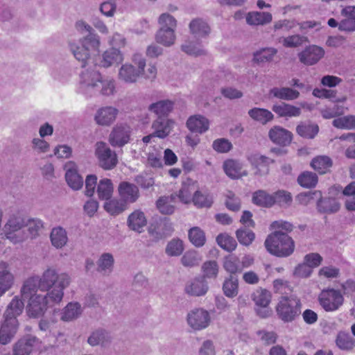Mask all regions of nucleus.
<instances>
[{
  "label": "nucleus",
  "instance_id": "4468645a",
  "mask_svg": "<svg viewBox=\"0 0 355 355\" xmlns=\"http://www.w3.org/2000/svg\"><path fill=\"white\" fill-rule=\"evenodd\" d=\"M248 160L255 170L254 173L258 175L268 174L270 165L274 162L272 159L258 153L248 155Z\"/></svg>",
  "mask_w": 355,
  "mask_h": 355
},
{
  "label": "nucleus",
  "instance_id": "338daca9",
  "mask_svg": "<svg viewBox=\"0 0 355 355\" xmlns=\"http://www.w3.org/2000/svg\"><path fill=\"white\" fill-rule=\"evenodd\" d=\"M334 127L346 129L355 128V116H345L334 119Z\"/></svg>",
  "mask_w": 355,
  "mask_h": 355
},
{
  "label": "nucleus",
  "instance_id": "39448f33",
  "mask_svg": "<svg viewBox=\"0 0 355 355\" xmlns=\"http://www.w3.org/2000/svg\"><path fill=\"white\" fill-rule=\"evenodd\" d=\"M85 67L86 66L83 67L84 69L80 73L78 92L86 97H92L96 94L97 87L102 75L91 67Z\"/></svg>",
  "mask_w": 355,
  "mask_h": 355
},
{
  "label": "nucleus",
  "instance_id": "a18cd8bd",
  "mask_svg": "<svg viewBox=\"0 0 355 355\" xmlns=\"http://www.w3.org/2000/svg\"><path fill=\"white\" fill-rule=\"evenodd\" d=\"M175 40V31L160 28L156 34V41L164 46H169Z\"/></svg>",
  "mask_w": 355,
  "mask_h": 355
},
{
  "label": "nucleus",
  "instance_id": "e2e57ef3",
  "mask_svg": "<svg viewBox=\"0 0 355 355\" xmlns=\"http://www.w3.org/2000/svg\"><path fill=\"white\" fill-rule=\"evenodd\" d=\"M236 238L239 243L243 245H250L254 240V233L249 230L239 229L236 232Z\"/></svg>",
  "mask_w": 355,
  "mask_h": 355
},
{
  "label": "nucleus",
  "instance_id": "774afa93",
  "mask_svg": "<svg viewBox=\"0 0 355 355\" xmlns=\"http://www.w3.org/2000/svg\"><path fill=\"white\" fill-rule=\"evenodd\" d=\"M304 42V37L300 35H293L283 37L280 42L287 48H295L300 46Z\"/></svg>",
  "mask_w": 355,
  "mask_h": 355
},
{
  "label": "nucleus",
  "instance_id": "6e6d98bb",
  "mask_svg": "<svg viewBox=\"0 0 355 355\" xmlns=\"http://www.w3.org/2000/svg\"><path fill=\"white\" fill-rule=\"evenodd\" d=\"M218 245L227 252L234 250L237 246L236 240L227 234H220L216 237Z\"/></svg>",
  "mask_w": 355,
  "mask_h": 355
},
{
  "label": "nucleus",
  "instance_id": "a211bd4d",
  "mask_svg": "<svg viewBox=\"0 0 355 355\" xmlns=\"http://www.w3.org/2000/svg\"><path fill=\"white\" fill-rule=\"evenodd\" d=\"M118 192L120 198L128 205L135 202L139 197L137 186L128 182H121L118 187Z\"/></svg>",
  "mask_w": 355,
  "mask_h": 355
},
{
  "label": "nucleus",
  "instance_id": "f8f14e48",
  "mask_svg": "<svg viewBox=\"0 0 355 355\" xmlns=\"http://www.w3.org/2000/svg\"><path fill=\"white\" fill-rule=\"evenodd\" d=\"M187 321L191 328L199 331L209 326L210 315L209 312L203 309H194L187 313Z\"/></svg>",
  "mask_w": 355,
  "mask_h": 355
},
{
  "label": "nucleus",
  "instance_id": "58836bf2",
  "mask_svg": "<svg viewBox=\"0 0 355 355\" xmlns=\"http://www.w3.org/2000/svg\"><path fill=\"white\" fill-rule=\"evenodd\" d=\"M297 133L306 139H313L318 133L319 127L317 124L311 122H302L296 128Z\"/></svg>",
  "mask_w": 355,
  "mask_h": 355
},
{
  "label": "nucleus",
  "instance_id": "423d86ee",
  "mask_svg": "<svg viewBox=\"0 0 355 355\" xmlns=\"http://www.w3.org/2000/svg\"><path fill=\"white\" fill-rule=\"evenodd\" d=\"M301 308V301L297 296H282L276 306V311L282 320L288 322L300 315Z\"/></svg>",
  "mask_w": 355,
  "mask_h": 355
},
{
  "label": "nucleus",
  "instance_id": "4d7b16f0",
  "mask_svg": "<svg viewBox=\"0 0 355 355\" xmlns=\"http://www.w3.org/2000/svg\"><path fill=\"white\" fill-rule=\"evenodd\" d=\"M189 238L192 244L196 247H202L206 241L204 232L198 227H194L190 229L189 232Z\"/></svg>",
  "mask_w": 355,
  "mask_h": 355
},
{
  "label": "nucleus",
  "instance_id": "4be33fe9",
  "mask_svg": "<svg viewBox=\"0 0 355 355\" xmlns=\"http://www.w3.org/2000/svg\"><path fill=\"white\" fill-rule=\"evenodd\" d=\"M210 121L203 115L195 114L189 116L186 122L187 128L192 133L203 134L209 128Z\"/></svg>",
  "mask_w": 355,
  "mask_h": 355
},
{
  "label": "nucleus",
  "instance_id": "9b49d317",
  "mask_svg": "<svg viewBox=\"0 0 355 355\" xmlns=\"http://www.w3.org/2000/svg\"><path fill=\"white\" fill-rule=\"evenodd\" d=\"M41 340L35 336L26 335L13 345L12 355H30L35 349L40 348Z\"/></svg>",
  "mask_w": 355,
  "mask_h": 355
},
{
  "label": "nucleus",
  "instance_id": "79ce46f5",
  "mask_svg": "<svg viewBox=\"0 0 355 355\" xmlns=\"http://www.w3.org/2000/svg\"><path fill=\"white\" fill-rule=\"evenodd\" d=\"M115 92V80L110 78H103L102 76L97 87L96 94H100L103 96H109L114 95Z\"/></svg>",
  "mask_w": 355,
  "mask_h": 355
},
{
  "label": "nucleus",
  "instance_id": "09e8293b",
  "mask_svg": "<svg viewBox=\"0 0 355 355\" xmlns=\"http://www.w3.org/2000/svg\"><path fill=\"white\" fill-rule=\"evenodd\" d=\"M271 293L266 289H257L252 295V299L256 306H269L271 301Z\"/></svg>",
  "mask_w": 355,
  "mask_h": 355
},
{
  "label": "nucleus",
  "instance_id": "dca6fc26",
  "mask_svg": "<svg viewBox=\"0 0 355 355\" xmlns=\"http://www.w3.org/2000/svg\"><path fill=\"white\" fill-rule=\"evenodd\" d=\"M118 114L119 110L114 107H102L96 111L94 121L99 125L110 126L115 121Z\"/></svg>",
  "mask_w": 355,
  "mask_h": 355
},
{
  "label": "nucleus",
  "instance_id": "052dcab7",
  "mask_svg": "<svg viewBox=\"0 0 355 355\" xmlns=\"http://www.w3.org/2000/svg\"><path fill=\"white\" fill-rule=\"evenodd\" d=\"M319 302L327 311L333 310V289L323 290L319 295Z\"/></svg>",
  "mask_w": 355,
  "mask_h": 355
},
{
  "label": "nucleus",
  "instance_id": "c85d7f7f",
  "mask_svg": "<svg viewBox=\"0 0 355 355\" xmlns=\"http://www.w3.org/2000/svg\"><path fill=\"white\" fill-rule=\"evenodd\" d=\"M127 223L130 229L141 233L144 231V227L147 224V219L145 214L138 209L129 215Z\"/></svg>",
  "mask_w": 355,
  "mask_h": 355
},
{
  "label": "nucleus",
  "instance_id": "f257e3e1",
  "mask_svg": "<svg viewBox=\"0 0 355 355\" xmlns=\"http://www.w3.org/2000/svg\"><path fill=\"white\" fill-rule=\"evenodd\" d=\"M71 282L68 274L59 273L53 268H49L39 277H31L24 284V292L28 293L35 289L47 291L50 300L53 302H61L64 297V290Z\"/></svg>",
  "mask_w": 355,
  "mask_h": 355
},
{
  "label": "nucleus",
  "instance_id": "0e129e2a",
  "mask_svg": "<svg viewBox=\"0 0 355 355\" xmlns=\"http://www.w3.org/2000/svg\"><path fill=\"white\" fill-rule=\"evenodd\" d=\"M204 277L215 278L218 272V266L215 261H208L202 266Z\"/></svg>",
  "mask_w": 355,
  "mask_h": 355
},
{
  "label": "nucleus",
  "instance_id": "9d476101",
  "mask_svg": "<svg viewBox=\"0 0 355 355\" xmlns=\"http://www.w3.org/2000/svg\"><path fill=\"white\" fill-rule=\"evenodd\" d=\"M132 128L126 123L116 124L111 130L108 141L114 148H121L131 140Z\"/></svg>",
  "mask_w": 355,
  "mask_h": 355
},
{
  "label": "nucleus",
  "instance_id": "de8ad7c7",
  "mask_svg": "<svg viewBox=\"0 0 355 355\" xmlns=\"http://www.w3.org/2000/svg\"><path fill=\"white\" fill-rule=\"evenodd\" d=\"M252 202L257 205L266 207L274 205L272 194H269L263 190H259L253 193Z\"/></svg>",
  "mask_w": 355,
  "mask_h": 355
},
{
  "label": "nucleus",
  "instance_id": "5701e85b",
  "mask_svg": "<svg viewBox=\"0 0 355 355\" xmlns=\"http://www.w3.org/2000/svg\"><path fill=\"white\" fill-rule=\"evenodd\" d=\"M268 137L274 144L282 146L290 144L293 139L290 131L279 125H275L269 130Z\"/></svg>",
  "mask_w": 355,
  "mask_h": 355
},
{
  "label": "nucleus",
  "instance_id": "c03bdc74",
  "mask_svg": "<svg viewBox=\"0 0 355 355\" xmlns=\"http://www.w3.org/2000/svg\"><path fill=\"white\" fill-rule=\"evenodd\" d=\"M224 269L231 275H234L242 271L240 259L234 254L225 257L223 259Z\"/></svg>",
  "mask_w": 355,
  "mask_h": 355
},
{
  "label": "nucleus",
  "instance_id": "c756f323",
  "mask_svg": "<svg viewBox=\"0 0 355 355\" xmlns=\"http://www.w3.org/2000/svg\"><path fill=\"white\" fill-rule=\"evenodd\" d=\"M223 168L226 175L232 179H239L248 175L247 171L243 168V164L236 160L228 159L225 161Z\"/></svg>",
  "mask_w": 355,
  "mask_h": 355
},
{
  "label": "nucleus",
  "instance_id": "6ab92c4d",
  "mask_svg": "<svg viewBox=\"0 0 355 355\" xmlns=\"http://www.w3.org/2000/svg\"><path fill=\"white\" fill-rule=\"evenodd\" d=\"M100 62L97 63L95 60L94 64H99L101 67L107 68L113 65H118L123 60L122 53L116 48L112 47L103 52L99 58Z\"/></svg>",
  "mask_w": 355,
  "mask_h": 355
},
{
  "label": "nucleus",
  "instance_id": "7ed1b4c3",
  "mask_svg": "<svg viewBox=\"0 0 355 355\" xmlns=\"http://www.w3.org/2000/svg\"><path fill=\"white\" fill-rule=\"evenodd\" d=\"M38 290L34 291L24 292V286L21 289V295L24 300H28L26 307V313L28 317L37 318L45 313L49 306L59 304L60 302H53L50 300L48 293H38Z\"/></svg>",
  "mask_w": 355,
  "mask_h": 355
},
{
  "label": "nucleus",
  "instance_id": "0eeeda50",
  "mask_svg": "<svg viewBox=\"0 0 355 355\" xmlns=\"http://www.w3.org/2000/svg\"><path fill=\"white\" fill-rule=\"evenodd\" d=\"M132 61L137 65V68L131 64L125 63L119 70V79L125 83H136L146 67V60L139 54H135Z\"/></svg>",
  "mask_w": 355,
  "mask_h": 355
},
{
  "label": "nucleus",
  "instance_id": "5fc2aeb1",
  "mask_svg": "<svg viewBox=\"0 0 355 355\" xmlns=\"http://www.w3.org/2000/svg\"><path fill=\"white\" fill-rule=\"evenodd\" d=\"M311 165L314 170L323 174L331 167V160L327 156H318L313 159Z\"/></svg>",
  "mask_w": 355,
  "mask_h": 355
},
{
  "label": "nucleus",
  "instance_id": "7c9ffc66",
  "mask_svg": "<svg viewBox=\"0 0 355 355\" xmlns=\"http://www.w3.org/2000/svg\"><path fill=\"white\" fill-rule=\"evenodd\" d=\"M82 313L83 308L80 304L77 302H71L62 309L61 320L64 322H71L78 318Z\"/></svg>",
  "mask_w": 355,
  "mask_h": 355
},
{
  "label": "nucleus",
  "instance_id": "e433bc0d",
  "mask_svg": "<svg viewBox=\"0 0 355 355\" xmlns=\"http://www.w3.org/2000/svg\"><path fill=\"white\" fill-rule=\"evenodd\" d=\"M248 115L254 121H256L263 125L272 121L273 114L268 110L259 107H254L248 111Z\"/></svg>",
  "mask_w": 355,
  "mask_h": 355
},
{
  "label": "nucleus",
  "instance_id": "6e6552de",
  "mask_svg": "<svg viewBox=\"0 0 355 355\" xmlns=\"http://www.w3.org/2000/svg\"><path fill=\"white\" fill-rule=\"evenodd\" d=\"M24 228L25 223L21 218L12 217L4 225L3 232L8 239L13 243H17L27 237Z\"/></svg>",
  "mask_w": 355,
  "mask_h": 355
},
{
  "label": "nucleus",
  "instance_id": "72a5a7b5",
  "mask_svg": "<svg viewBox=\"0 0 355 355\" xmlns=\"http://www.w3.org/2000/svg\"><path fill=\"white\" fill-rule=\"evenodd\" d=\"M269 95L284 101H293L299 97L300 92L290 87H273L270 90Z\"/></svg>",
  "mask_w": 355,
  "mask_h": 355
},
{
  "label": "nucleus",
  "instance_id": "f704fd0d",
  "mask_svg": "<svg viewBox=\"0 0 355 355\" xmlns=\"http://www.w3.org/2000/svg\"><path fill=\"white\" fill-rule=\"evenodd\" d=\"M191 33L196 38H202L209 35L210 28L207 23L201 19L192 20L189 24Z\"/></svg>",
  "mask_w": 355,
  "mask_h": 355
},
{
  "label": "nucleus",
  "instance_id": "f3484780",
  "mask_svg": "<svg viewBox=\"0 0 355 355\" xmlns=\"http://www.w3.org/2000/svg\"><path fill=\"white\" fill-rule=\"evenodd\" d=\"M175 122L173 119L166 118H157L152 123L153 135L159 139H164L168 137L175 126Z\"/></svg>",
  "mask_w": 355,
  "mask_h": 355
},
{
  "label": "nucleus",
  "instance_id": "bb28decb",
  "mask_svg": "<svg viewBox=\"0 0 355 355\" xmlns=\"http://www.w3.org/2000/svg\"><path fill=\"white\" fill-rule=\"evenodd\" d=\"M272 110L279 117L286 118L297 117L302 113L300 107L286 103L273 105Z\"/></svg>",
  "mask_w": 355,
  "mask_h": 355
},
{
  "label": "nucleus",
  "instance_id": "603ef678",
  "mask_svg": "<svg viewBox=\"0 0 355 355\" xmlns=\"http://www.w3.org/2000/svg\"><path fill=\"white\" fill-rule=\"evenodd\" d=\"M239 282L236 277L231 275L223 283V290L224 294L228 297H234L237 295Z\"/></svg>",
  "mask_w": 355,
  "mask_h": 355
},
{
  "label": "nucleus",
  "instance_id": "473e14b6",
  "mask_svg": "<svg viewBox=\"0 0 355 355\" xmlns=\"http://www.w3.org/2000/svg\"><path fill=\"white\" fill-rule=\"evenodd\" d=\"M112 341V337L109 332L103 329H98L93 331L87 339L91 346L101 345L107 346Z\"/></svg>",
  "mask_w": 355,
  "mask_h": 355
},
{
  "label": "nucleus",
  "instance_id": "a878e982",
  "mask_svg": "<svg viewBox=\"0 0 355 355\" xmlns=\"http://www.w3.org/2000/svg\"><path fill=\"white\" fill-rule=\"evenodd\" d=\"M14 276L10 271L8 265L0 261V297L2 296L12 286Z\"/></svg>",
  "mask_w": 355,
  "mask_h": 355
},
{
  "label": "nucleus",
  "instance_id": "412c9836",
  "mask_svg": "<svg viewBox=\"0 0 355 355\" xmlns=\"http://www.w3.org/2000/svg\"><path fill=\"white\" fill-rule=\"evenodd\" d=\"M18 326L17 319H8L5 318V320L0 329V343L2 345L9 343L16 334Z\"/></svg>",
  "mask_w": 355,
  "mask_h": 355
},
{
  "label": "nucleus",
  "instance_id": "4c0bfd02",
  "mask_svg": "<svg viewBox=\"0 0 355 355\" xmlns=\"http://www.w3.org/2000/svg\"><path fill=\"white\" fill-rule=\"evenodd\" d=\"M192 202L198 208H209L213 204V198L207 191H196L193 195Z\"/></svg>",
  "mask_w": 355,
  "mask_h": 355
},
{
  "label": "nucleus",
  "instance_id": "ddd939ff",
  "mask_svg": "<svg viewBox=\"0 0 355 355\" xmlns=\"http://www.w3.org/2000/svg\"><path fill=\"white\" fill-rule=\"evenodd\" d=\"M148 232L153 240L157 241L170 235L173 232V229L171 223L165 218H159L150 223Z\"/></svg>",
  "mask_w": 355,
  "mask_h": 355
},
{
  "label": "nucleus",
  "instance_id": "37998d69",
  "mask_svg": "<svg viewBox=\"0 0 355 355\" xmlns=\"http://www.w3.org/2000/svg\"><path fill=\"white\" fill-rule=\"evenodd\" d=\"M113 191V184L110 179H101L97 184L96 192L101 200H109L112 196Z\"/></svg>",
  "mask_w": 355,
  "mask_h": 355
},
{
  "label": "nucleus",
  "instance_id": "69168bd1",
  "mask_svg": "<svg viewBox=\"0 0 355 355\" xmlns=\"http://www.w3.org/2000/svg\"><path fill=\"white\" fill-rule=\"evenodd\" d=\"M162 153L159 149L154 148L148 153V164L153 168H160L162 166Z\"/></svg>",
  "mask_w": 355,
  "mask_h": 355
},
{
  "label": "nucleus",
  "instance_id": "cd10ccee",
  "mask_svg": "<svg viewBox=\"0 0 355 355\" xmlns=\"http://www.w3.org/2000/svg\"><path fill=\"white\" fill-rule=\"evenodd\" d=\"M50 241L55 248H63L69 241L66 230L61 226L53 227L50 233Z\"/></svg>",
  "mask_w": 355,
  "mask_h": 355
},
{
  "label": "nucleus",
  "instance_id": "2f4dec72",
  "mask_svg": "<svg viewBox=\"0 0 355 355\" xmlns=\"http://www.w3.org/2000/svg\"><path fill=\"white\" fill-rule=\"evenodd\" d=\"M272 20V14L268 12H250L246 15V22L251 26H263Z\"/></svg>",
  "mask_w": 355,
  "mask_h": 355
},
{
  "label": "nucleus",
  "instance_id": "680f3d73",
  "mask_svg": "<svg viewBox=\"0 0 355 355\" xmlns=\"http://www.w3.org/2000/svg\"><path fill=\"white\" fill-rule=\"evenodd\" d=\"M320 198V191H307L297 195L296 200L302 205H308Z\"/></svg>",
  "mask_w": 355,
  "mask_h": 355
},
{
  "label": "nucleus",
  "instance_id": "49530a36",
  "mask_svg": "<svg viewBox=\"0 0 355 355\" xmlns=\"http://www.w3.org/2000/svg\"><path fill=\"white\" fill-rule=\"evenodd\" d=\"M175 196H163L157 201V207L164 214H171L175 211V206L173 205Z\"/></svg>",
  "mask_w": 355,
  "mask_h": 355
},
{
  "label": "nucleus",
  "instance_id": "b1692460",
  "mask_svg": "<svg viewBox=\"0 0 355 355\" xmlns=\"http://www.w3.org/2000/svg\"><path fill=\"white\" fill-rule=\"evenodd\" d=\"M64 168L66 170L65 179L68 185L73 190H79L83 187V179L78 174L76 164L73 162H67Z\"/></svg>",
  "mask_w": 355,
  "mask_h": 355
},
{
  "label": "nucleus",
  "instance_id": "c9c22d12",
  "mask_svg": "<svg viewBox=\"0 0 355 355\" xmlns=\"http://www.w3.org/2000/svg\"><path fill=\"white\" fill-rule=\"evenodd\" d=\"M114 263V259L111 253H103L96 262L97 270L103 275H109L113 270Z\"/></svg>",
  "mask_w": 355,
  "mask_h": 355
},
{
  "label": "nucleus",
  "instance_id": "f03ea898",
  "mask_svg": "<svg viewBox=\"0 0 355 355\" xmlns=\"http://www.w3.org/2000/svg\"><path fill=\"white\" fill-rule=\"evenodd\" d=\"M81 46L70 43V50L75 58L82 62V67L93 64L94 57L98 55L101 45L100 37L96 33H89L80 40Z\"/></svg>",
  "mask_w": 355,
  "mask_h": 355
},
{
  "label": "nucleus",
  "instance_id": "864d4df0",
  "mask_svg": "<svg viewBox=\"0 0 355 355\" xmlns=\"http://www.w3.org/2000/svg\"><path fill=\"white\" fill-rule=\"evenodd\" d=\"M184 250L182 241L179 239H173L167 243L165 252L169 257H178L182 254Z\"/></svg>",
  "mask_w": 355,
  "mask_h": 355
},
{
  "label": "nucleus",
  "instance_id": "ea45409f",
  "mask_svg": "<svg viewBox=\"0 0 355 355\" xmlns=\"http://www.w3.org/2000/svg\"><path fill=\"white\" fill-rule=\"evenodd\" d=\"M106 200L104 204V209L111 215H119L128 208V205L121 198H110Z\"/></svg>",
  "mask_w": 355,
  "mask_h": 355
},
{
  "label": "nucleus",
  "instance_id": "a19ab883",
  "mask_svg": "<svg viewBox=\"0 0 355 355\" xmlns=\"http://www.w3.org/2000/svg\"><path fill=\"white\" fill-rule=\"evenodd\" d=\"M24 308V302L18 296H15L8 304L4 317L8 319L16 318L23 311Z\"/></svg>",
  "mask_w": 355,
  "mask_h": 355
},
{
  "label": "nucleus",
  "instance_id": "aec40b11",
  "mask_svg": "<svg viewBox=\"0 0 355 355\" xmlns=\"http://www.w3.org/2000/svg\"><path fill=\"white\" fill-rule=\"evenodd\" d=\"M208 289L207 282L204 277H197L187 282L184 292L189 296L199 297L205 295Z\"/></svg>",
  "mask_w": 355,
  "mask_h": 355
},
{
  "label": "nucleus",
  "instance_id": "20e7f679",
  "mask_svg": "<svg viewBox=\"0 0 355 355\" xmlns=\"http://www.w3.org/2000/svg\"><path fill=\"white\" fill-rule=\"evenodd\" d=\"M264 245L269 253L279 257H288L295 249L292 238L280 231H276L268 235Z\"/></svg>",
  "mask_w": 355,
  "mask_h": 355
},
{
  "label": "nucleus",
  "instance_id": "8fccbe9b",
  "mask_svg": "<svg viewBox=\"0 0 355 355\" xmlns=\"http://www.w3.org/2000/svg\"><path fill=\"white\" fill-rule=\"evenodd\" d=\"M336 342L337 346L343 350H352L355 347V339L348 333L340 332Z\"/></svg>",
  "mask_w": 355,
  "mask_h": 355
},
{
  "label": "nucleus",
  "instance_id": "393cba45",
  "mask_svg": "<svg viewBox=\"0 0 355 355\" xmlns=\"http://www.w3.org/2000/svg\"><path fill=\"white\" fill-rule=\"evenodd\" d=\"M174 104L173 101L168 99L161 100L150 104L148 109L157 118H166L173 111Z\"/></svg>",
  "mask_w": 355,
  "mask_h": 355
},
{
  "label": "nucleus",
  "instance_id": "1a4fd4ad",
  "mask_svg": "<svg viewBox=\"0 0 355 355\" xmlns=\"http://www.w3.org/2000/svg\"><path fill=\"white\" fill-rule=\"evenodd\" d=\"M95 155L99 166L105 170L112 169L118 163L116 154L105 142L99 141L96 144Z\"/></svg>",
  "mask_w": 355,
  "mask_h": 355
},
{
  "label": "nucleus",
  "instance_id": "13d9d810",
  "mask_svg": "<svg viewBox=\"0 0 355 355\" xmlns=\"http://www.w3.org/2000/svg\"><path fill=\"white\" fill-rule=\"evenodd\" d=\"M181 48L184 53L190 55L199 56L205 54V50L202 48L199 42L194 43L191 41H187Z\"/></svg>",
  "mask_w": 355,
  "mask_h": 355
},
{
  "label": "nucleus",
  "instance_id": "2eb2a0df",
  "mask_svg": "<svg viewBox=\"0 0 355 355\" xmlns=\"http://www.w3.org/2000/svg\"><path fill=\"white\" fill-rule=\"evenodd\" d=\"M324 51L322 48L311 45L298 53V58L305 65H313L324 56Z\"/></svg>",
  "mask_w": 355,
  "mask_h": 355
},
{
  "label": "nucleus",
  "instance_id": "bf43d9fd",
  "mask_svg": "<svg viewBox=\"0 0 355 355\" xmlns=\"http://www.w3.org/2000/svg\"><path fill=\"white\" fill-rule=\"evenodd\" d=\"M297 182L303 187H314L318 182V176L312 172H304L299 175Z\"/></svg>",
  "mask_w": 355,
  "mask_h": 355
},
{
  "label": "nucleus",
  "instance_id": "3c124183",
  "mask_svg": "<svg viewBox=\"0 0 355 355\" xmlns=\"http://www.w3.org/2000/svg\"><path fill=\"white\" fill-rule=\"evenodd\" d=\"M277 53L275 48H264L254 53L253 60L257 63L270 62Z\"/></svg>",
  "mask_w": 355,
  "mask_h": 355
}]
</instances>
